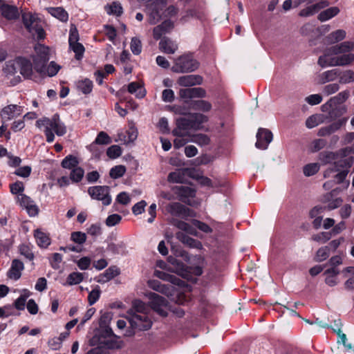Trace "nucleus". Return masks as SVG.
Instances as JSON below:
<instances>
[{
  "label": "nucleus",
  "instance_id": "nucleus-1",
  "mask_svg": "<svg viewBox=\"0 0 354 354\" xmlns=\"http://www.w3.org/2000/svg\"><path fill=\"white\" fill-rule=\"evenodd\" d=\"M353 49V42L344 41L327 48L319 57L317 63L322 68L349 65L354 61V54L351 53Z\"/></svg>",
  "mask_w": 354,
  "mask_h": 354
},
{
  "label": "nucleus",
  "instance_id": "nucleus-2",
  "mask_svg": "<svg viewBox=\"0 0 354 354\" xmlns=\"http://www.w3.org/2000/svg\"><path fill=\"white\" fill-rule=\"evenodd\" d=\"M353 162L354 158L353 157L342 158L335 161L324 171V178L333 177L335 183H342L344 189H346L350 183L349 180H346V178L353 165Z\"/></svg>",
  "mask_w": 354,
  "mask_h": 354
},
{
  "label": "nucleus",
  "instance_id": "nucleus-3",
  "mask_svg": "<svg viewBox=\"0 0 354 354\" xmlns=\"http://www.w3.org/2000/svg\"><path fill=\"white\" fill-rule=\"evenodd\" d=\"M36 126L44 128V132L46 137L47 142H53L55 140V134L62 136L66 133V127L59 118V115L55 114L52 118H42L36 122Z\"/></svg>",
  "mask_w": 354,
  "mask_h": 354
},
{
  "label": "nucleus",
  "instance_id": "nucleus-4",
  "mask_svg": "<svg viewBox=\"0 0 354 354\" xmlns=\"http://www.w3.org/2000/svg\"><path fill=\"white\" fill-rule=\"evenodd\" d=\"M199 67L198 62L191 53L182 55L175 59L171 71L174 73H185L196 71Z\"/></svg>",
  "mask_w": 354,
  "mask_h": 354
},
{
  "label": "nucleus",
  "instance_id": "nucleus-5",
  "mask_svg": "<svg viewBox=\"0 0 354 354\" xmlns=\"http://www.w3.org/2000/svg\"><path fill=\"white\" fill-rule=\"evenodd\" d=\"M35 55L33 56V63L35 69L39 73L42 74L45 72V66L49 60L48 47L42 44H37L35 46Z\"/></svg>",
  "mask_w": 354,
  "mask_h": 354
},
{
  "label": "nucleus",
  "instance_id": "nucleus-6",
  "mask_svg": "<svg viewBox=\"0 0 354 354\" xmlns=\"http://www.w3.org/2000/svg\"><path fill=\"white\" fill-rule=\"evenodd\" d=\"M88 193L93 199L102 201L104 205H109L111 203L112 198L108 186L90 187Z\"/></svg>",
  "mask_w": 354,
  "mask_h": 354
},
{
  "label": "nucleus",
  "instance_id": "nucleus-7",
  "mask_svg": "<svg viewBox=\"0 0 354 354\" xmlns=\"http://www.w3.org/2000/svg\"><path fill=\"white\" fill-rule=\"evenodd\" d=\"M129 322L131 328L138 330H149L152 325L147 313H133L130 316Z\"/></svg>",
  "mask_w": 354,
  "mask_h": 354
},
{
  "label": "nucleus",
  "instance_id": "nucleus-8",
  "mask_svg": "<svg viewBox=\"0 0 354 354\" xmlns=\"http://www.w3.org/2000/svg\"><path fill=\"white\" fill-rule=\"evenodd\" d=\"M151 306L160 315L166 317L167 315V301L165 298L156 293L151 295Z\"/></svg>",
  "mask_w": 354,
  "mask_h": 354
},
{
  "label": "nucleus",
  "instance_id": "nucleus-9",
  "mask_svg": "<svg viewBox=\"0 0 354 354\" xmlns=\"http://www.w3.org/2000/svg\"><path fill=\"white\" fill-rule=\"evenodd\" d=\"M272 139L273 135L270 130L260 128L257 133V142L255 146L260 149H266Z\"/></svg>",
  "mask_w": 354,
  "mask_h": 354
},
{
  "label": "nucleus",
  "instance_id": "nucleus-10",
  "mask_svg": "<svg viewBox=\"0 0 354 354\" xmlns=\"http://www.w3.org/2000/svg\"><path fill=\"white\" fill-rule=\"evenodd\" d=\"M24 111L23 107L17 104H9L3 107L0 111V116L3 120L9 121L19 116Z\"/></svg>",
  "mask_w": 354,
  "mask_h": 354
},
{
  "label": "nucleus",
  "instance_id": "nucleus-11",
  "mask_svg": "<svg viewBox=\"0 0 354 354\" xmlns=\"http://www.w3.org/2000/svg\"><path fill=\"white\" fill-rule=\"evenodd\" d=\"M190 129H193L190 118H180L177 119L176 127L172 131V133L177 137H184Z\"/></svg>",
  "mask_w": 354,
  "mask_h": 354
},
{
  "label": "nucleus",
  "instance_id": "nucleus-12",
  "mask_svg": "<svg viewBox=\"0 0 354 354\" xmlns=\"http://www.w3.org/2000/svg\"><path fill=\"white\" fill-rule=\"evenodd\" d=\"M17 199L19 204L26 209L30 216H35L38 214L39 209L37 206L29 196L20 194L17 195Z\"/></svg>",
  "mask_w": 354,
  "mask_h": 354
},
{
  "label": "nucleus",
  "instance_id": "nucleus-13",
  "mask_svg": "<svg viewBox=\"0 0 354 354\" xmlns=\"http://www.w3.org/2000/svg\"><path fill=\"white\" fill-rule=\"evenodd\" d=\"M329 4L330 3L327 0H319V2L301 9L299 12V16L301 17L313 16L322 9L328 7Z\"/></svg>",
  "mask_w": 354,
  "mask_h": 354
},
{
  "label": "nucleus",
  "instance_id": "nucleus-14",
  "mask_svg": "<svg viewBox=\"0 0 354 354\" xmlns=\"http://www.w3.org/2000/svg\"><path fill=\"white\" fill-rule=\"evenodd\" d=\"M179 95L183 99L202 98L206 96V91L201 87L182 88L179 91Z\"/></svg>",
  "mask_w": 354,
  "mask_h": 354
},
{
  "label": "nucleus",
  "instance_id": "nucleus-15",
  "mask_svg": "<svg viewBox=\"0 0 354 354\" xmlns=\"http://www.w3.org/2000/svg\"><path fill=\"white\" fill-rule=\"evenodd\" d=\"M203 82V77L198 75H187L180 77L177 83L185 87L200 85Z\"/></svg>",
  "mask_w": 354,
  "mask_h": 354
},
{
  "label": "nucleus",
  "instance_id": "nucleus-16",
  "mask_svg": "<svg viewBox=\"0 0 354 354\" xmlns=\"http://www.w3.org/2000/svg\"><path fill=\"white\" fill-rule=\"evenodd\" d=\"M167 260L171 266L169 268V270L183 277L187 275V266L181 261L171 256L169 257Z\"/></svg>",
  "mask_w": 354,
  "mask_h": 354
},
{
  "label": "nucleus",
  "instance_id": "nucleus-17",
  "mask_svg": "<svg viewBox=\"0 0 354 354\" xmlns=\"http://www.w3.org/2000/svg\"><path fill=\"white\" fill-rule=\"evenodd\" d=\"M166 210L174 216H187L189 209L180 203H171L166 207Z\"/></svg>",
  "mask_w": 354,
  "mask_h": 354
},
{
  "label": "nucleus",
  "instance_id": "nucleus-18",
  "mask_svg": "<svg viewBox=\"0 0 354 354\" xmlns=\"http://www.w3.org/2000/svg\"><path fill=\"white\" fill-rule=\"evenodd\" d=\"M176 236L177 239H178L180 242L190 248H196L198 250H201L203 248V245L201 241L189 236L183 232H177L176 234Z\"/></svg>",
  "mask_w": 354,
  "mask_h": 354
},
{
  "label": "nucleus",
  "instance_id": "nucleus-19",
  "mask_svg": "<svg viewBox=\"0 0 354 354\" xmlns=\"http://www.w3.org/2000/svg\"><path fill=\"white\" fill-rule=\"evenodd\" d=\"M24 269V265L19 259H14L12 261L11 267L8 272L9 278L18 280L21 276V271Z\"/></svg>",
  "mask_w": 354,
  "mask_h": 354
},
{
  "label": "nucleus",
  "instance_id": "nucleus-20",
  "mask_svg": "<svg viewBox=\"0 0 354 354\" xmlns=\"http://www.w3.org/2000/svg\"><path fill=\"white\" fill-rule=\"evenodd\" d=\"M19 71L25 78H29L32 74V64L30 60L19 57Z\"/></svg>",
  "mask_w": 354,
  "mask_h": 354
},
{
  "label": "nucleus",
  "instance_id": "nucleus-21",
  "mask_svg": "<svg viewBox=\"0 0 354 354\" xmlns=\"http://www.w3.org/2000/svg\"><path fill=\"white\" fill-rule=\"evenodd\" d=\"M339 75V70L337 68L326 71L318 75V83L320 84L335 80Z\"/></svg>",
  "mask_w": 354,
  "mask_h": 354
},
{
  "label": "nucleus",
  "instance_id": "nucleus-22",
  "mask_svg": "<svg viewBox=\"0 0 354 354\" xmlns=\"http://www.w3.org/2000/svg\"><path fill=\"white\" fill-rule=\"evenodd\" d=\"M159 48L165 53L174 54L178 49V45L169 38L163 37L159 42Z\"/></svg>",
  "mask_w": 354,
  "mask_h": 354
},
{
  "label": "nucleus",
  "instance_id": "nucleus-23",
  "mask_svg": "<svg viewBox=\"0 0 354 354\" xmlns=\"http://www.w3.org/2000/svg\"><path fill=\"white\" fill-rule=\"evenodd\" d=\"M187 169H179L169 174L167 180L172 183H183L185 181Z\"/></svg>",
  "mask_w": 354,
  "mask_h": 354
},
{
  "label": "nucleus",
  "instance_id": "nucleus-24",
  "mask_svg": "<svg viewBox=\"0 0 354 354\" xmlns=\"http://www.w3.org/2000/svg\"><path fill=\"white\" fill-rule=\"evenodd\" d=\"M162 8L163 5H159L158 3L151 6V10L148 19L149 24H155L158 22L161 18Z\"/></svg>",
  "mask_w": 354,
  "mask_h": 354
},
{
  "label": "nucleus",
  "instance_id": "nucleus-25",
  "mask_svg": "<svg viewBox=\"0 0 354 354\" xmlns=\"http://www.w3.org/2000/svg\"><path fill=\"white\" fill-rule=\"evenodd\" d=\"M339 9L337 6L330 7L323 11H322L317 16L319 21L324 22L326 21L333 17L337 15L339 12Z\"/></svg>",
  "mask_w": 354,
  "mask_h": 354
},
{
  "label": "nucleus",
  "instance_id": "nucleus-26",
  "mask_svg": "<svg viewBox=\"0 0 354 354\" xmlns=\"http://www.w3.org/2000/svg\"><path fill=\"white\" fill-rule=\"evenodd\" d=\"M46 10L53 17L58 19L62 22H66L68 19V12L62 7H50L47 8Z\"/></svg>",
  "mask_w": 354,
  "mask_h": 354
},
{
  "label": "nucleus",
  "instance_id": "nucleus-27",
  "mask_svg": "<svg viewBox=\"0 0 354 354\" xmlns=\"http://www.w3.org/2000/svg\"><path fill=\"white\" fill-rule=\"evenodd\" d=\"M22 20L24 26L30 32H32L35 24L39 23L37 18L33 16L30 12H26L22 15Z\"/></svg>",
  "mask_w": 354,
  "mask_h": 354
},
{
  "label": "nucleus",
  "instance_id": "nucleus-28",
  "mask_svg": "<svg viewBox=\"0 0 354 354\" xmlns=\"http://www.w3.org/2000/svg\"><path fill=\"white\" fill-rule=\"evenodd\" d=\"M120 274V269L116 266H111L106 269L98 280L100 283H105L113 279Z\"/></svg>",
  "mask_w": 354,
  "mask_h": 354
},
{
  "label": "nucleus",
  "instance_id": "nucleus-29",
  "mask_svg": "<svg viewBox=\"0 0 354 354\" xmlns=\"http://www.w3.org/2000/svg\"><path fill=\"white\" fill-rule=\"evenodd\" d=\"M127 90L131 94H134L138 98H143L146 95L145 88L136 82H131L128 85Z\"/></svg>",
  "mask_w": 354,
  "mask_h": 354
},
{
  "label": "nucleus",
  "instance_id": "nucleus-30",
  "mask_svg": "<svg viewBox=\"0 0 354 354\" xmlns=\"http://www.w3.org/2000/svg\"><path fill=\"white\" fill-rule=\"evenodd\" d=\"M2 15L8 19H17L19 12L17 7L12 6L5 5L1 7Z\"/></svg>",
  "mask_w": 354,
  "mask_h": 354
},
{
  "label": "nucleus",
  "instance_id": "nucleus-31",
  "mask_svg": "<svg viewBox=\"0 0 354 354\" xmlns=\"http://www.w3.org/2000/svg\"><path fill=\"white\" fill-rule=\"evenodd\" d=\"M189 118L193 125V129H200L202 124L207 122L208 120L206 115L198 113L191 114Z\"/></svg>",
  "mask_w": 354,
  "mask_h": 354
},
{
  "label": "nucleus",
  "instance_id": "nucleus-32",
  "mask_svg": "<svg viewBox=\"0 0 354 354\" xmlns=\"http://www.w3.org/2000/svg\"><path fill=\"white\" fill-rule=\"evenodd\" d=\"M189 141L198 145L200 147H204L208 145L210 143V138L206 134L196 133L191 136Z\"/></svg>",
  "mask_w": 354,
  "mask_h": 354
},
{
  "label": "nucleus",
  "instance_id": "nucleus-33",
  "mask_svg": "<svg viewBox=\"0 0 354 354\" xmlns=\"http://www.w3.org/2000/svg\"><path fill=\"white\" fill-rule=\"evenodd\" d=\"M35 237L37 245L41 248H46L50 245L49 237L40 230H36L35 231Z\"/></svg>",
  "mask_w": 354,
  "mask_h": 354
},
{
  "label": "nucleus",
  "instance_id": "nucleus-34",
  "mask_svg": "<svg viewBox=\"0 0 354 354\" xmlns=\"http://www.w3.org/2000/svg\"><path fill=\"white\" fill-rule=\"evenodd\" d=\"M191 106L194 110L203 112H208L212 109L211 103L203 100L193 101L191 104Z\"/></svg>",
  "mask_w": 354,
  "mask_h": 354
},
{
  "label": "nucleus",
  "instance_id": "nucleus-35",
  "mask_svg": "<svg viewBox=\"0 0 354 354\" xmlns=\"http://www.w3.org/2000/svg\"><path fill=\"white\" fill-rule=\"evenodd\" d=\"M19 66V57H17L14 60L7 62L3 71L8 75H14L18 72Z\"/></svg>",
  "mask_w": 354,
  "mask_h": 354
},
{
  "label": "nucleus",
  "instance_id": "nucleus-36",
  "mask_svg": "<svg viewBox=\"0 0 354 354\" xmlns=\"http://www.w3.org/2000/svg\"><path fill=\"white\" fill-rule=\"evenodd\" d=\"M330 253L329 246H322L317 250L314 259L316 262H322L329 257Z\"/></svg>",
  "mask_w": 354,
  "mask_h": 354
},
{
  "label": "nucleus",
  "instance_id": "nucleus-37",
  "mask_svg": "<svg viewBox=\"0 0 354 354\" xmlns=\"http://www.w3.org/2000/svg\"><path fill=\"white\" fill-rule=\"evenodd\" d=\"M105 10L109 15H113L115 16H120L123 12V9L121 4L118 2L114 1L110 5L105 7Z\"/></svg>",
  "mask_w": 354,
  "mask_h": 354
},
{
  "label": "nucleus",
  "instance_id": "nucleus-38",
  "mask_svg": "<svg viewBox=\"0 0 354 354\" xmlns=\"http://www.w3.org/2000/svg\"><path fill=\"white\" fill-rule=\"evenodd\" d=\"M77 88L84 94L90 93L93 89V82L88 79L79 81L77 83Z\"/></svg>",
  "mask_w": 354,
  "mask_h": 354
},
{
  "label": "nucleus",
  "instance_id": "nucleus-39",
  "mask_svg": "<svg viewBox=\"0 0 354 354\" xmlns=\"http://www.w3.org/2000/svg\"><path fill=\"white\" fill-rule=\"evenodd\" d=\"M339 82L340 84H348L354 82V72L351 70H346L344 72L339 71Z\"/></svg>",
  "mask_w": 354,
  "mask_h": 354
},
{
  "label": "nucleus",
  "instance_id": "nucleus-40",
  "mask_svg": "<svg viewBox=\"0 0 354 354\" xmlns=\"http://www.w3.org/2000/svg\"><path fill=\"white\" fill-rule=\"evenodd\" d=\"M84 279V274L81 272H74L71 273L66 280V285L73 286L81 283Z\"/></svg>",
  "mask_w": 354,
  "mask_h": 354
},
{
  "label": "nucleus",
  "instance_id": "nucleus-41",
  "mask_svg": "<svg viewBox=\"0 0 354 354\" xmlns=\"http://www.w3.org/2000/svg\"><path fill=\"white\" fill-rule=\"evenodd\" d=\"M346 37V32L344 30H337L327 37L328 41L330 43H336L343 40Z\"/></svg>",
  "mask_w": 354,
  "mask_h": 354
},
{
  "label": "nucleus",
  "instance_id": "nucleus-42",
  "mask_svg": "<svg viewBox=\"0 0 354 354\" xmlns=\"http://www.w3.org/2000/svg\"><path fill=\"white\" fill-rule=\"evenodd\" d=\"M156 275L159 279L164 281H169L174 284H180V280L178 278L167 272L162 271H156Z\"/></svg>",
  "mask_w": 354,
  "mask_h": 354
},
{
  "label": "nucleus",
  "instance_id": "nucleus-43",
  "mask_svg": "<svg viewBox=\"0 0 354 354\" xmlns=\"http://www.w3.org/2000/svg\"><path fill=\"white\" fill-rule=\"evenodd\" d=\"M349 91L346 90L339 93L335 97L330 98V102H333V105L335 106L337 104H340L344 102L349 96Z\"/></svg>",
  "mask_w": 354,
  "mask_h": 354
},
{
  "label": "nucleus",
  "instance_id": "nucleus-44",
  "mask_svg": "<svg viewBox=\"0 0 354 354\" xmlns=\"http://www.w3.org/2000/svg\"><path fill=\"white\" fill-rule=\"evenodd\" d=\"M335 106L333 105V102H330V100L324 104L322 106V109L323 111H329V116L330 118H333L335 117H337V115H340L342 113H339V114H337V113L340 112V110H337L336 109H334Z\"/></svg>",
  "mask_w": 354,
  "mask_h": 354
},
{
  "label": "nucleus",
  "instance_id": "nucleus-45",
  "mask_svg": "<svg viewBox=\"0 0 354 354\" xmlns=\"http://www.w3.org/2000/svg\"><path fill=\"white\" fill-rule=\"evenodd\" d=\"M78 161L76 157L69 155L63 159L62 166L66 169H71L77 167Z\"/></svg>",
  "mask_w": 354,
  "mask_h": 354
},
{
  "label": "nucleus",
  "instance_id": "nucleus-46",
  "mask_svg": "<svg viewBox=\"0 0 354 354\" xmlns=\"http://www.w3.org/2000/svg\"><path fill=\"white\" fill-rule=\"evenodd\" d=\"M125 172L126 167L124 165H117L111 169L109 175L112 178L116 179L122 177Z\"/></svg>",
  "mask_w": 354,
  "mask_h": 354
},
{
  "label": "nucleus",
  "instance_id": "nucleus-47",
  "mask_svg": "<svg viewBox=\"0 0 354 354\" xmlns=\"http://www.w3.org/2000/svg\"><path fill=\"white\" fill-rule=\"evenodd\" d=\"M331 233L328 232H322L312 236L311 239L314 241L325 243L331 239Z\"/></svg>",
  "mask_w": 354,
  "mask_h": 354
},
{
  "label": "nucleus",
  "instance_id": "nucleus-48",
  "mask_svg": "<svg viewBox=\"0 0 354 354\" xmlns=\"http://www.w3.org/2000/svg\"><path fill=\"white\" fill-rule=\"evenodd\" d=\"M196 180L200 185L203 186H207L209 187H214L218 186H222L223 184L219 183L213 182L210 178L204 176H199L196 177Z\"/></svg>",
  "mask_w": 354,
  "mask_h": 354
},
{
  "label": "nucleus",
  "instance_id": "nucleus-49",
  "mask_svg": "<svg viewBox=\"0 0 354 354\" xmlns=\"http://www.w3.org/2000/svg\"><path fill=\"white\" fill-rule=\"evenodd\" d=\"M71 239L75 243L82 245L86 240V234L82 232H74L71 233Z\"/></svg>",
  "mask_w": 354,
  "mask_h": 354
},
{
  "label": "nucleus",
  "instance_id": "nucleus-50",
  "mask_svg": "<svg viewBox=\"0 0 354 354\" xmlns=\"http://www.w3.org/2000/svg\"><path fill=\"white\" fill-rule=\"evenodd\" d=\"M84 174V170L81 167H77L71 171L70 178L73 182L78 183L82 179Z\"/></svg>",
  "mask_w": 354,
  "mask_h": 354
},
{
  "label": "nucleus",
  "instance_id": "nucleus-51",
  "mask_svg": "<svg viewBox=\"0 0 354 354\" xmlns=\"http://www.w3.org/2000/svg\"><path fill=\"white\" fill-rule=\"evenodd\" d=\"M319 169L318 163H310L304 167V174L306 176H310L315 174Z\"/></svg>",
  "mask_w": 354,
  "mask_h": 354
},
{
  "label": "nucleus",
  "instance_id": "nucleus-52",
  "mask_svg": "<svg viewBox=\"0 0 354 354\" xmlns=\"http://www.w3.org/2000/svg\"><path fill=\"white\" fill-rule=\"evenodd\" d=\"M70 48L75 53V58L77 59H80L83 57V54L84 53L85 48L84 46L80 42L71 44Z\"/></svg>",
  "mask_w": 354,
  "mask_h": 354
},
{
  "label": "nucleus",
  "instance_id": "nucleus-53",
  "mask_svg": "<svg viewBox=\"0 0 354 354\" xmlns=\"http://www.w3.org/2000/svg\"><path fill=\"white\" fill-rule=\"evenodd\" d=\"M101 290L99 286H96L91 291L88 296V301L91 306L93 305L100 298Z\"/></svg>",
  "mask_w": 354,
  "mask_h": 354
},
{
  "label": "nucleus",
  "instance_id": "nucleus-54",
  "mask_svg": "<svg viewBox=\"0 0 354 354\" xmlns=\"http://www.w3.org/2000/svg\"><path fill=\"white\" fill-rule=\"evenodd\" d=\"M106 154L111 158H116L122 154L121 147L118 145H112L107 149Z\"/></svg>",
  "mask_w": 354,
  "mask_h": 354
},
{
  "label": "nucleus",
  "instance_id": "nucleus-55",
  "mask_svg": "<svg viewBox=\"0 0 354 354\" xmlns=\"http://www.w3.org/2000/svg\"><path fill=\"white\" fill-rule=\"evenodd\" d=\"M95 142L98 145H108L111 142V139L106 133L100 131L95 138Z\"/></svg>",
  "mask_w": 354,
  "mask_h": 354
},
{
  "label": "nucleus",
  "instance_id": "nucleus-56",
  "mask_svg": "<svg viewBox=\"0 0 354 354\" xmlns=\"http://www.w3.org/2000/svg\"><path fill=\"white\" fill-rule=\"evenodd\" d=\"M87 233L92 236H100L102 233V227L100 223L92 224L88 229Z\"/></svg>",
  "mask_w": 354,
  "mask_h": 354
},
{
  "label": "nucleus",
  "instance_id": "nucleus-57",
  "mask_svg": "<svg viewBox=\"0 0 354 354\" xmlns=\"http://www.w3.org/2000/svg\"><path fill=\"white\" fill-rule=\"evenodd\" d=\"M131 50L134 55H139L142 51V44L139 39L133 37L131 41Z\"/></svg>",
  "mask_w": 354,
  "mask_h": 354
},
{
  "label": "nucleus",
  "instance_id": "nucleus-58",
  "mask_svg": "<svg viewBox=\"0 0 354 354\" xmlns=\"http://www.w3.org/2000/svg\"><path fill=\"white\" fill-rule=\"evenodd\" d=\"M122 216L118 214H113L109 215L105 223L108 227H113L120 222Z\"/></svg>",
  "mask_w": 354,
  "mask_h": 354
},
{
  "label": "nucleus",
  "instance_id": "nucleus-59",
  "mask_svg": "<svg viewBox=\"0 0 354 354\" xmlns=\"http://www.w3.org/2000/svg\"><path fill=\"white\" fill-rule=\"evenodd\" d=\"M326 143L327 142L324 139H316L312 142L310 150L313 152L318 151L323 149L326 146Z\"/></svg>",
  "mask_w": 354,
  "mask_h": 354
},
{
  "label": "nucleus",
  "instance_id": "nucleus-60",
  "mask_svg": "<svg viewBox=\"0 0 354 354\" xmlns=\"http://www.w3.org/2000/svg\"><path fill=\"white\" fill-rule=\"evenodd\" d=\"M60 69V66L54 62H51L47 68L45 67V73L46 72L49 77L55 76Z\"/></svg>",
  "mask_w": 354,
  "mask_h": 354
},
{
  "label": "nucleus",
  "instance_id": "nucleus-61",
  "mask_svg": "<svg viewBox=\"0 0 354 354\" xmlns=\"http://www.w3.org/2000/svg\"><path fill=\"white\" fill-rule=\"evenodd\" d=\"M339 89V85L337 83H333V84H329L328 85H326L324 88H323V93L325 95H332L335 93H336L337 91H338Z\"/></svg>",
  "mask_w": 354,
  "mask_h": 354
},
{
  "label": "nucleus",
  "instance_id": "nucleus-62",
  "mask_svg": "<svg viewBox=\"0 0 354 354\" xmlns=\"http://www.w3.org/2000/svg\"><path fill=\"white\" fill-rule=\"evenodd\" d=\"M335 153L330 151H325L319 154V160L324 164L330 163L332 160H335Z\"/></svg>",
  "mask_w": 354,
  "mask_h": 354
},
{
  "label": "nucleus",
  "instance_id": "nucleus-63",
  "mask_svg": "<svg viewBox=\"0 0 354 354\" xmlns=\"http://www.w3.org/2000/svg\"><path fill=\"white\" fill-rule=\"evenodd\" d=\"M347 122V118H342L328 125L330 132L333 133L339 130L342 127L344 126Z\"/></svg>",
  "mask_w": 354,
  "mask_h": 354
},
{
  "label": "nucleus",
  "instance_id": "nucleus-64",
  "mask_svg": "<svg viewBox=\"0 0 354 354\" xmlns=\"http://www.w3.org/2000/svg\"><path fill=\"white\" fill-rule=\"evenodd\" d=\"M79 33L75 26H72L70 29V34L68 38L69 46L78 43Z\"/></svg>",
  "mask_w": 354,
  "mask_h": 354
}]
</instances>
